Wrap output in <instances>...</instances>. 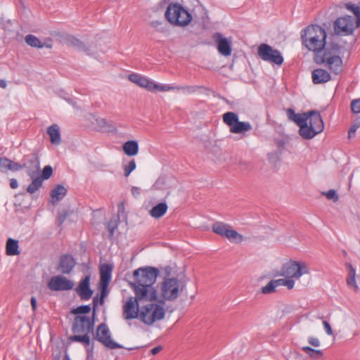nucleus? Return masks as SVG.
<instances>
[{"label": "nucleus", "mask_w": 360, "mask_h": 360, "mask_svg": "<svg viewBox=\"0 0 360 360\" xmlns=\"http://www.w3.org/2000/svg\"><path fill=\"white\" fill-rule=\"evenodd\" d=\"M309 268L305 262L290 260L282 266L276 276L297 279L302 275L309 274Z\"/></svg>", "instance_id": "7"}, {"label": "nucleus", "mask_w": 360, "mask_h": 360, "mask_svg": "<svg viewBox=\"0 0 360 360\" xmlns=\"http://www.w3.org/2000/svg\"><path fill=\"white\" fill-rule=\"evenodd\" d=\"M153 302V300H149L148 297H141L139 294H135L134 297H129L122 306V318L125 321L131 319H139L141 316V307L139 302Z\"/></svg>", "instance_id": "8"}, {"label": "nucleus", "mask_w": 360, "mask_h": 360, "mask_svg": "<svg viewBox=\"0 0 360 360\" xmlns=\"http://www.w3.org/2000/svg\"><path fill=\"white\" fill-rule=\"evenodd\" d=\"M351 110L354 113H360V98L352 101Z\"/></svg>", "instance_id": "48"}, {"label": "nucleus", "mask_w": 360, "mask_h": 360, "mask_svg": "<svg viewBox=\"0 0 360 360\" xmlns=\"http://www.w3.org/2000/svg\"><path fill=\"white\" fill-rule=\"evenodd\" d=\"M308 112L302 114L296 113L295 117L291 121H293L297 126L302 124L304 122L308 121Z\"/></svg>", "instance_id": "41"}, {"label": "nucleus", "mask_w": 360, "mask_h": 360, "mask_svg": "<svg viewBox=\"0 0 360 360\" xmlns=\"http://www.w3.org/2000/svg\"><path fill=\"white\" fill-rule=\"evenodd\" d=\"M166 20L172 25L184 27L192 21V15L179 3H170L165 13Z\"/></svg>", "instance_id": "5"}, {"label": "nucleus", "mask_w": 360, "mask_h": 360, "mask_svg": "<svg viewBox=\"0 0 360 360\" xmlns=\"http://www.w3.org/2000/svg\"><path fill=\"white\" fill-rule=\"evenodd\" d=\"M222 118L224 123L229 127V131L233 134H245L252 129L250 122L239 121L236 112H227L223 115Z\"/></svg>", "instance_id": "9"}, {"label": "nucleus", "mask_w": 360, "mask_h": 360, "mask_svg": "<svg viewBox=\"0 0 360 360\" xmlns=\"http://www.w3.org/2000/svg\"><path fill=\"white\" fill-rule=\"evenodd\" d=\"M198 89L196 86H174V90L181 91L184 94H192Z\"/></svg>", "instance_id": "39"}, {"label": "nucleus", "mask_w": 360, "mask_h": 360, "mask_svg": "<svg viewBox=\"0 0 360 360\" xmlns=\"http://www.w3.org/2000/svg\"><path fill=\"white\" fill-rule=\"evenodd\" d=\"M167 209L168 207L165 202H160L154 206L150 210V214L151 217L158 219L162 217L166 213Z\"/></svg>", "instance_id": "32"}, {"label": "nucleus", "mask_w": 360, "mask_h": 360, "mask_svg": "<svg viewBox=\"0 0 360 360\" xmlns=\"http://www.w3.org/2000/svg\"><path fill=\"white\" fill-rule=\"evenodd\" d=\"M101 284V293L100 297L101 304H103L104 302L105 297L108 295V285H104V283Z\"/></svg>", "instance_id": "51"}, {"label": "nucleus", "mask_w": 360, "mask_h": 360, "mask_svg": "<svg viewBox=\"0 0 360 360\" xmlns=\"http://www.w3.org/2000/svg\"><path fill=\"white\" fill-rule=\"evenodd\" d=\"M302 351H304L309 357L319 359L323 356V352L321 350L315 349L310 347L305 346L302 347Z\"/></svg>", "instance_id": "36"}, {"label": "nucleus", "mask_w": 360, "mask_h": 360, "mask_svg": "<svg viewBox=\"0 0 360 360\" xmlns=\"http://www.w3.org/2000/svg\"><path fill=\"white\" fill-rule=\"evenodd\" d=\"M95 316V309L93 312L92 319L85 315L76 316L72 326L74 335L70 336L69 340L71 342H79L85 347H89L90 337L89 334L94 333Z\"/></svg>", "instance_id": "2"}, {"label": "nucleus", "mask_w": 360, "mask_h": 360, "mask_svg": "<svg viewBox=\"0 0 360 360\" xmlns=\"http://www.w3.org/2000/svg\"><path fill=\"white\" fill-rule=\"evenodd\" d=\"M53 174V169L50 165L44 167L41 176L38 175V178H41V181L49 179Z\"/></svg>", "instance_id": "42"}, {"label": "nucleus", "mask_w": 360, "mask_h": 360, "mask_svg": "<svg viewBox=\"0 0 360 360\" xmlns=\"http://www.w3.org/2000/svg\"><path fill=\"white\" fill-rule=\"evenodd\" d=\"M174 90V86L172 85H167V84H158L152 82L151 85V91L152 92L160 91H168Z\"/></svg>", "instance_id": "38"}, {"label": "nucleus", "mask_w": 360, "mask_h": 360, "mask_svg": "<svg viewBox=\"0 0 360 360\" xmlns=\"http://www.w3.org/2000/svg\"><path fill=\"white\" fill-rule=\"evenodd\" d=\"M326 32L317 25L307 26L301 34L302 44L311 51L321 52L326 46Z\"/></svg>", "instance_id": "3"}, {"label": "nucleus", "mask_w": 360, "mask_h": 360, "mask_svg": "<svg viewBox=\"0 0 360 360\" xmlns=\"http://www.w3.org/2000/svg\"><path fill=\"white\" fill-rule=\"evenodd\" d=\"M316 61L318 63H326L329 69L338 75L342 71V60L338 55H331L330 52L323 53L322 56L316 55Z\"/></svg>", "instance_id": "16"}, {"label": "nucleus", "mask_w": 360, "mask_h": 360, "mask_svg": "<svg viewBox=\"0 0 360 360\" xmlns=\"http://www.w3.org/2000/svg\"><path fill=\"white\" fill-rule=\"evenodd\" d=\"M116 229H117L116 221L110 220L108 224V229L109 231L110 238H112L113 236L115 230Z\"/></svg>", "instance_id": "50"}, {"label": "nucleus", "mask_w": 360, "mask_h": 360, "mask_svg": "<svg viewBox=\"0 0 360 360\" xmlns=\"http://www.w3.org/2000/svg\"><path fill=\"white\" fill-rule=\"evenodd\" d=\"M161 350H162V347H161V346H158V347H155L153 348V349L150 350V353H151L153 355H155V354H157L158 353H159Z\"/></svg>", "instance_id": "60"}, {"label": "nucleus", "mask_w": 360, "mask_h": 360, "mask_svg": "<svg viewBox=\"0 0 360 360\" xmlns=\"http://www.w3.org/2000/svg\"><path fill=\"white\" fill-rule=\"evenodd\" d=\"M7 86V83L4 79H0V87L2 89H5Z\"/></svg>", "instance_id": "62"}, {"label": "nucleus", "mask_w": 360, "mask_h": 360, "mask_svg": "<svg viewBox=\"0 0 360 360\" xmlns=\"http://www.w3.org/2000/svg\"><path fill=\"white\" fill-rule=\"evenodd\" d=\"M213 39L217 44V49L219 53L224 56H229L231 54V42L221 33H214Z\"/></svg>", "instance_id": "19"}, {"label": "nucleus", "mask_w": 360, "mask_h": 360, "mask_svg": "<svg viewBox=\"0 0 360 360\" xmlns=\"http://www.w3.org/2000/svg\"><path fill=\"white\" fill-rule=\"evenodd\" d=\"M76 265V261L70 254L62 255L58 261L56 269L63 274H70Z\"/></svg>", "instance_id": "18"}, {"label": "nucleus", "mask_w": 360, "mask_h": 360, "mask_svg": "<svg viewBox=\"0 0 360 360\" xmlns=\"http://www.w3.org/2000/svg\"><path fill=\"white\" fill-rule=\"evenodd\" d=\"M97 124L100 128V130L105 131L108 128V124L107 122L103 119H97Z\"/></svg>", "instance_id": "52"}, {"label": "nucleus", "mask_w": 360, "mask_h": 360, "mask_svg": "<svg viewBox=\"0 0 360 360\" xmlns=\"http://www.w3.org/2000/svg\"><path fill=\"white\" fill-rule=\"evenodd\" d=\"M308 342L311 345L316 347H319L321 345L319 340L317 338H314V337H309L308 339Z\"/></svg>", "instance_id": "53"}, {"label": "nucleus", "mask_w": 360, "mask_h": 360, "mask_svg": "<svg viewBox=\"0 0 360 360\" xmlns=\"http://www.w3.org/2000/svg\"><path fill=\"white\" fill-rule=\"evenodd\" d=\"M298 127H300L299 134L304 139H311L317 134L316 131L308 124V121L304 122Z\"/></svg>", "instance_id": "27"}, {"label": "nucleus", "mask_w": 360, "mask_h": 360, "mask_svg": "<svg viewBox=\"0 0 360 360\" xmlns=\"http://www.w3.org/2000/svg\"><path fill=\"white\" fill-rule=\"evenodd\" d=\"M20 169V163L15 162L5 157L0 158V171L1 172H6L8 170L16 172Z\"/></svg>", "instance_id": "23"}, {"label": "nucleus", "mask_w": 360, "mask_h": 360, "mask_svg": "<svg viewBox=\"0 0 360 360\" xmlns=\"http://www.w3.org/2000/svg\"><path fill=\"white\" fill-rule=\"evenodd\" d=\"M31 306H32V308L33 309V311H36L37 309V300L34 297H31Z\"/></svg>", "instance_id": "61"}, {"label": "nucleus", "mask_w": 360, "mask_h": 360, "mask_svg": "<svg viewBox=\"0 0 360 360\" xmlns=\"http://www.w3.org/2000/svg\"><path fill=\"white\" fill-rule=\"evenodd\" d=\"M68 215V212L65 210H63L58 213L57 220L59 225H61L65 221Z\"/></svg>", "instance_id": "49"}, {"label": "nucleus", "mask_w": 360, "mask_h": 360, "mask_svg": "<svg viewBox=\"0 0 360 360\" xmlns=\"http://www.w3.org/2000/svg\"><path fill=\"white\" fill-rule=\"evenodd\" d=\"M129 79L140 87L145 88L148 91H151L152 81L146 77L141 76L139 74L133 73L129 75Z\"/></svg>", "instance_id": "22"}, {"label": "nucleus", "mask_w": 360, "mask_h": 360, "mask_svg": "<svg viewBox=\"0 0 360 360\" xmlns=\"http://www.w3.org/2000/svg\"><path fill=\"white\" fill-rule=\"evenodd\" d=\"M165 304L150 302L141 307L140 321L147 326H152L156 321L162 320L165 316Z\"/></svg>", "instance_id": "6"}, {"label": "nucleus", "mask_w": 360, "mask_h": 360, "mask_svg": "<svg viewBox=\"0 0 360 360\" xmlns=\"http://www.w3.org/2000/svg\"><path fill=\"white\" fill-rule=\"evenodd\" d=\"M295 285V281L292 278H286L285 286L287 287L288 290L292 289Z\"/></svg>", "instance_id": "55"}, {"label": "nucleus", "mask_w": 360, "mask_h": 360, "mask_svg": "<svg viewBox=\"0 0 360 360\" xmlns=\"http://www.w3.org/2000/svg\"><path fill=\"white\" fill-rule=\"evenodd\" d=\"M184 285L176 278H165L160 283V295L158 300L160 304H165L166 301L175 300L183 291Z\"/></svg>", "instance_id": "4"}, {"label": "nucleus", "mask_w": 360, "mask_h": 360, "mask_svg": "<svg viewBox=\"0 0 360 360\" xmlns=\"http://www.w3.org/2000/svg\"><path fill=\"white\" fill-rule=\"evenodd\" d=\"M44 46L46 47V48H49V49H51L52 48V44L51 42L50 41L49 43H44Z\"/></svg>", "instance_id": "64"}, {"label": "nucleus", "mask_w": 360, "mask_h": 360, "mask_svg": "<svg viewBox=\"0 0 360 360\" xmlns=\"http://www.w3.org/2000/svg\"><path fill=\"white\" fill-rule=\"evenodd\" d=\"M136 169V162L134 160H131L127 165L124 167V176H128L130 173Z\"/></svg>", "instance_id": "46"}, {"label": "nucleus", "mask_w": 360, "mask_h": 360, "mask_svg": "<svg viewBox=\"0 0 360 360\" xmlns=\"http://www.w3.org/2000/svg\"><path fill=\"white\" fill-rule=\"evenodd\" d=\"M276 286L273 280L269 281L267 285L262 288V292L263 294H270L275 291Z\"/></svg>", "instance_id": "44"}, {"label": "nucleus", "mask_w": 360, "mask_h": 360, "mask_svg": "<svg viewBox=\"0 0 360 360\" xmlns=\"http://www.w3.org/2000/svg\"><path fill=\"white\" fill-rule=\"evenodd\" d=\"M212 231L215 233L228 238L230 241L240 243L243 241V236L236 230L231 229L229 224L217 221L212 224Z\"/></svg>", "instance_id": "12"}, {"label": "nucleus", "mask_w": 360, "mask_h": 360, "mask_svg": "<svg viewBox=\"0 0 360 360\" xmlns=\"http://www.w3.org/2000/svg\"><path fill=\"white\" fill-rule=\"evenodd\" d=\"M47 134L52 144L59 145L61 143L60 127L57 124H52L47 129Z\"/></svg>", "instance_id": "26"}, {"label": "nucleus", "mask_w": 360, "mask_h": 360, "mask_svg": "<svg viewBox=\"0 0 360 360\" xmlns=\"http://www.w3.org/2000/svg\"><path fill=\"white\" fill-rule=\"evenodd\" d=\"M257 54L261 59L271 63L281 65L283 63V58L281 52L266 44H262L258 47Z\"/></svg>", "instance_id": "13"}, {"label": "nucleus", "mask_w": 360, "mask_h": 360, "mask_svg": "<svg viewBox=\"0 0 360 360\" xmlns=\"http://www.w3.org/2000/svg\"><path fill=\"white\" fill-rule=\"evenodd\" d=\"M340 46L337 43H331L330 47L324 49L323 53L330 52L331 55H338L340 53Z\"/></svg>", "instance_id": "45"}, {"label": "nucleus", "mask_w": 360, "mask_h": 360, "mask_svg": "<svg viewBox=\"0 0 360 360\" xmlns=\"http://www.w3.org/2000/svg\"><path fill=\"white\" fill-rule=\"evenodd\" d=\"M18 241L13 238H8L6 244V253L8 256L18 255L20 251L18 250Z\"/></svg>", "instance_id": "29"}, {"label": "nucleus", "mask_w": 360, "mask_h": 360, "mask_svg": "<svg viewBox=\"0 0 360 360\" xmlns=\"http://www.w3.org/2000/svg\"><path fill=\"white\" fill-rule=\"evenodd\" d=\"M30 179L32 181L27 186V191L30 194H33L41 187L43 181H41V178H38V175Z\"/></svg>", "instance_id": "34"}, {"label": "nucleus", "mask_w": 360, "mask_h": 360, "mask_svg": "<svg viewBox=\"0 0 360 360\" xmlns=\"http://www.w3.org/2000/svg\"><path fill=\"white\" fill-rule=\"evenodd\" d=\"M10 186L15 189V188H17L18 186V183L17 181V180L15 179H11L10 180Z\"/></svg>", "instance_id": "59"}, {"label": "nucleus", "mask_w": 360, "mask_h": 360, "mask_svg": "<svg viewBox=\"0 0 360 360\" xmlns=\"http://www.w3.org/2000/svg\"><path fill=\"white\" fill-rule=\"evenodd\" d=\"M212 231L215 233L228 238L230 241L240 243L243 241V236L236 230L231 229L229 224L217 221L212 224Z\"/></svg>", "instance_id": "11"}, {"label": "nucleus", "mask_w": 360, "mask_h": 360, "mask_svg": "<svg viewBox=\"0 0 360 360\" xmlns=\"http://www.w3.org/2000/svg\"><path fill=\"white\" fill-rule=\"evenodd\" d=\"M345 8L354 13L355 15L354 19L356 20V25L360 26V7L355 4L348 3L345 4Z\"/></svg>", "instance_id": "37"}, {"label": "nucleus", "mask_w": 360, "mask_h": 360, "mask_svg": "<svg viewBox=\"0 0 360 360\" xmlns=\"http://www.w3.org/2000/svg\"><path fill=\"white\" fill-rule=\"evenodd\" d=\"M276 288L278 286H285V281H286V278H279V279H276V280H273Z\"/></svg>", "instance_id": "56"}, {"label": "nucleus", "mask_w": 360, "mask_h": 360, "mask_svg": "<svg viewBox=\"0 0 360 360\" xmlns=\"http://www.w3.org/2000/svg\"><path fill=\"white\" fill-rule=\"evenodd\" d=\"M307 116L308 124L317 134L322 132L324 129V124L320 113L316 110H311L308 112Z\"/></svg>", "instance_id": "21"}, {"label": "nucleus", "mask_w": 360, "mask_h": 360, "mask_svg": "<svg viewBox=\"0 0 360 360\" xmlns=\"http://www.w3.org/2000/svg\"><path fill=\"white\" fill-rule=\"evenodd\" d=\"M47 285L51 290L63 291L72 289L74 283L66 277L59 275L51 277Z\"/></svg>", "instance_id": "17"}, {"label": "nucleus", "mask_w": 360, "mask_h": 360, "mask_svg": "<svg viewBox=\"0 0 360 360\" xmlns=\"http://www.w3.org/2000/svg\"><path fill=\"white\" fill-rule=\"evenodd\" d=\"M93 340H97L110 349L123 348L122 345L112 340L111 332L105 323H102L97 326Z\"/></svg>", "instance_id": "10"}, {"label": "nucleus", "mask_w": 360, "mask_h": 360, "mask_svg": "<svg viewBox=\"0 0 360 360\" xmlns=\"http://www.w3.org/2000/svg\"><path fill=\"white\" fill-rule=\"evenodd\" d=\"M75 290L81 300H89L93 295V290L90 288V276H86L79 282Z\"/></svg>", "instance_id": "20"}, {"label": "nucleus", "mask_w": 360, "mask_h": 360, "mask_svg": "<svg viewBox=\"0 0 360 360\" xmlns=\"http://www.w3.org/2000/svg\"><path fill=\"white\" fill-rule=\"evenodd\" d=\"M323 325L324 329L326 330V333L329 335H333V330L331 328L330 323L326 321H323Z\"/></svg>", "instance_id": "54"}, {"label": "nucleus", "mask_w": 360, "mask_h": 360, "mask_svg": "<svg viewBox=\"0 0 360 360\" xmlns=\"http://www.w3.org/2000/svg\"><path fill=\"white\" fill-rule=\"evenodd\" d=\"M159 273L158 268L152 266L141 267L136 269L133 273V281L130 282V286L134 294H139L141 297L157 300L158 292L153 285Z\"/></svg>", "instance_id": "1"}, {"label": "nucleus", "mask_w": 360, "mask_h": 360, "mask_svg": "<svg viewBox=\"0 0 360 360\" xmlns=\"http://www.w3.org/2000/svg\"><path fill=\"white\" fill-rule=\"evenodd\" d=\"M286 113H287L288 117L290 120H292V118L294 117H295V115H296L295 110L292 108L287 109Z\"/></svg>", "instance_id": "57"}, {"label": "nucleus", "mask_w": 360, "mask_h": 360, "mask_svg": "<svg viewBox=\"0 0 360 360\" xmlns=\"http://www.w3.org/2000/svg\"><path fill=\"white\" fill-rule=\"evenodd\" d=\"M112 267L109 264H103L101 266V283L104 285H108L111 278Z\"/></svg>", "instance_id": "31"}, {"label": "nucleus", "mask_w": 360, "mask_h": 360, "mask_svg": "<svg viewBox=\"0 0 360 360\" xmlns=\"http://www.w3.org/2000/svg\"><path fill=\"white\" fill-rule=\"evenodd\" d=\"M25 41L29 46L32 47L39 49L44 47V44H43V42H41L39 38L33 34H27L25 37Z\"/></svg>", "instance_id": "35"}, {"label": "nucleus", "mask_w": 360, "mask_h": 360, "mask_svg": "<svg viewBox=\"0 0 360 360\" xmlns=\"http://www.w3.org/2000/svg\"><path fill=\"white\" fill-rule=\"evenodd\" d=\"M330 79V74L325 70L316 69L312 72V81L314 84H321Z\"/></svg>", "instance_id": "24"}, {"label": "nucleus", "mask_w": 360, "mask_h": 360, "mask_svg": "<svg viewBox=\"0 0 360 360\" xmlns=\"http://www.w3.org/2000/svg\"><path fill=\"white\" fill-rule=\"evenodd\" d=\"M123 151L129 156L136 155L139 152V144L136 141H128L123 145Z\"/></svg>", "instance_id": "30"}, {"label": "nucleus", "mask_w": 360, "mask_h": 360, "mask_svg": "<svg viewBox=\"0 0 360 360\" xmlns=\"http://www.w3.org/2000/svg\"><path fill=\"white\" fill-rule=\"evenodd\" d=\"M150 25L160 32H165L166 30L163 20H153Z\"/></svg>", "instance_id": "43"}, {"label": "nucleus", "mask_w": 360, "mask_h": 360, "mask_svg": "<svg viewBox=\"0 0 360 360\" xmlns=\"http://www.w3.org/2000/svg\"><path fill=\"white\" fill-rule=\"evenodd\" d=\"M66 193L67 189L63 186L58 185L51 192L52 203H57L65 196Z\"/></svg>", "instance_id": "28"}, {"label": "nucleus", "mask_w": 360, "mask_h": 360, "mask_svg": "<svg viewBox=\"0 0 360 360\" xmlns=\"http://www.w3.org/2000/svg\"><path fill=\"white\" fill-rule=\"evenodd\" d=\"M20 166L21 169H26V172L30 178L39 175L40 172V162L37 153L33 152L24 155Z\"/></svg>", "instance_id": "14"}, {"label": "nucleus", "mask_w": 360, "mask_h": 360, "mask_svg": "<svg viewBox=\"0 0 360 360\" xmlns=\"http://www.w3.org/2000/svg\"><path fill=\"white\" fill-rule=\"evenodd\" d=\"M356 25V20L353 16L345 15L338 18L334 22V30L338 34L349 35L352 34L355 28L359 27Z\"/></svg>", "instance_id": "15"}, {"label": "nucleus", "mask_w": 360, "mask_h": 360, "mask_svg": "<svg viewBox=\"0 0 360 360\" xmlns=\"http://www.w3.org/2000/svg\"><path fill=\"white\" fill-rule=\"evenodd\" d=\"M93 304H94V308L95 309V307L98 305V297H94Z\"/></svg>", "instance_id": "63"}, {"label": "nucleus", "mask_w": 360, "mask_h": 360, "mask_svg": "<svg viewBox=\"0 0 360 360\" xmlns=\"http://www.w3.org/2000/svg\"><path fill=\"white\" fill-rule=\"evenodd\" d=\"M358 128H359V126H354V125H352L350 127V129H349V130L348 131V136H349V138H351V137L354 136L355 132H356V129Z\"/></svg>", "instance_id": "58"}, {"label": "nucleus", "mask_w": 360, "mask_h": 360, "mask_svg": "<svg viewBox=\"0 0 360 360\" xmlns=\"http://www.w3.org/2000/svg\"><path fill=\"white\" fill-rule=\"evenodd\" d=\"M66 43L68 46L74 47L78 50L87 51L89 49L84 45V44L79 39L76 38L72 35L68 36L65 39Z\"/></svg>", "instance_id": "33"}, {"label": "nucleus", "mask_w": 360, "mask_h": 360, "mask_svg": "<svg viewBox=\"0 0 360 360\" xmlns=\"http://www.w3.org/2000/svg\"><path fill=\"white\" fill-rule=\"evenodd\" d=\"M348 269V274L347 278V285L349 288H352L354 291H359V286L356 284L355 276L356 271L351 264L347 263L346 264Z\"/></svg>", "instance_id": "25"}, {"label": "nucleus", "mask_w": 360, "mask_h": 360, "mask_svg": "<svg viewBox=\"0 0 360 360\" xmlns=\"http://www.w3.org/2000/svg\"><path fill=\"white\" fill-rule=\"evenodd\" d=\"M91 311L90 305H82L77 308L72 309L71 313L75 315L86 314Z\"/></svg>", "instance_id": "40"}, {"label": "nucleus", "mask_w": 360, "mask_h": 360, "mask_svg": "<svg viewBox=\"0 0 360 360\" xmlns=\"http://www.w3.org/2000/svg\"><path fill=\"white\" fill-rule=\"evenodd\" d=\"M323 194L325 195L328 200H332L334 202H337L338 200V195L334 189H330L326 193L323 192Z\"/></svg>", "instance_id": "47"}]
</instances>
